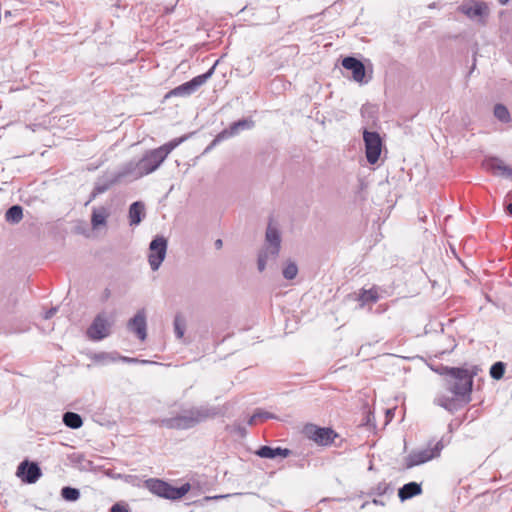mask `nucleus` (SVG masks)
<instances>
[{"instance_id": "obj_5", "label": "nucleus", "mask_w": 512, "mask_h": 512, "mask_svg": "<svg viewBox=\"0 0 512 512\" xmlns=\"http://www.w3.org/2000/svg\"><path fill=\"white\" fill-rule=\"evenodd\" d=\"M145 484L153 494L171 500L182 498L191 488L189 483H185L181 487H174L160 479H148Z\"/></svg>"}, {"instance_id": "obj_1", "label": "nucleus", "mask_w": 512, "mask_h": 512, "mask_svg": "<svg viewBox=\"0 0 512 512\" xmlns=\"http://www.w3.org/2000/svg\"><path fill=\"white\" fill-rule=\"evenodd\" d=\"M164 161L165 158L157 148L148 150L140 159H132L125 163L116 173L110 184L118 182L123 178L138 180L155 172Z\"/></svg>"}, {"instance_id": "obj_29", "label": "nucleus", "mask_w": 512, "mask_h": 512, "mask_svg": "<svg viewBox=\"0 0 512 512\" xmlns=\"http://www.w3.org/2000/svg\"><path fill=\"white\" fill-rule=\"evenodd\" d=\"M283 277L287 280H293L298 274V267L295 262L288 261L282 271Z\"/></svg>"}, {"instance_id": "obj_19", "label": "nucleus", "mask_w": 512, "mask_h": 512, "mask_svg": "<svg viewBox=\"0 0 512 512\" xmlns=\"http://www.w3.org/2000/svg\"><path fill=\"white\" fill-rule=\"evenodd\" d=\"M256 454L261 458H268V459H274L276 457H282L285 458L290 455V450L286 448H272L269 446H262L260 447Z\"/></svg>"}, {"instance_id": "obj_36", "label": "nucleus", "mask_w": 512, "mask_h": 512, "mask_svg": "<svg viewBox=\"0 0 512 512\" xmlns=\"http://www.w3.org/2000/svg\"><path fill=\"white\" fill-rule=\"evenodd\" d=\"M258 413H260V417L259 419H270V418H275V416L269 412H266V411H262V410H258Z\"/></svg>"}, {"instance_id": "obj_10", "label": "nucleus", "mask_w": 512, "mask_h": 512, "mask_svg": "<svg viewBox=\"0 0 512 512\" xmlns=\"http://www.w3.org/2000/svg\"><path fill=\"white\" fill-rule=\"evenodd\" d=\"M112 323L104 313L98 314L87 329V336L92 341H100L111 333Z\"/></svg>"}, {"instance_id": "obj_25", "label": "nucleus", "mask_w": 512, "mask_h": 512, "mask_svg": "<svg viewBox=\"0 0 512 512\" xmlns=\"http://www.w3.org/2000/svg\"><path fill=\"white\" fill-rule=\"evenodd\" d=\"M185 140H186V137H179V138L173 139V140L163 144L162 146L158 147L157 149L163 155V157L166 159L168 157V155Z\"/></svg>"}, {"instance_id": "obj_21", "label": "nucleus", "mask_w": 512, "mask_h": 512, "mask_svg": "<svg viewBox=\"0 0 512 512\" xmlns=\"http://www.w3.org/2000/svg\"><path fill=\"white\" fill-rule=\"evenodd\" d=\"M457 400H459V398H456L454 395L448 396L446 394H440L434 399V403L448 411H453L456 409Z\"/></svg>"}, {"instance_id": "obj_23", "label": "nucleus", "mask_w": 512, "mask_h": 512, "mask_svg": "<svg viewBox=\"0 0 512 512\" xmlns=\"http://www.w3.org/2000/svg\"><path fill=\"white\" fill-rule=\"evenodd\" d=\"M63 423L71 429H78L83 425V420L81 416L75 412H66L63 415Z\"/></svg>"}, {"instance_id": "obj_27", "label": "nucleus", "mask_w": 512, "mask_h": 512, "mask_svg": "<svg viewBox=\"0 0 512 512\" xmlns=\"http://www.w3.org/2000/svg\"><path fill=\"white\" fill-rule=\"evenodd\" d=\"M173 325L176 337L178 339H182L186 330L185 318L182 315L177 314L174 318Z\"/></svg>"}, {"instance_id": "obj_18", "label": "nucleus", "mask_w": 512, "mask_h": 512, "mask_svg": "<svg viewBox=\"0 0 512 512\" xmlns=\"http://www.w3.org/2000/svg\"><path fill=\"white\" fill-rule=\"evenodd\" d=\"M145 216V205L141 201L132 203L129 207V223L131 226H137Z\"/></svg>"}, {"instance_id": "obj_13", "label": "nucleus", "mask_w": 512, "mask_h": 512, "mask_svg": "<svg viewBox=\"0 0 512 512\" xmlns=\"http://www.w3.org/2000/svg\"><path fill=\"white\" fill-rule=\"evenodd\" d=\"M16 475L21 478L23 482L33 484L38 481L42 472L37 463L25 460L17 467Z\"/></svg>"}, {"instance_id": "obj_14", "label": "nucleus", "mask_w": 512, "mask_h": 512, "mask_svg": "<svg viewBox=\"0 0 512 512\" xmlns=\"http://www.w3.org/2000/svg\"><path fill=\"white\" fill-rule=\"evenodd\" d=\"M308 437L319 445L327 446L331 444L336 437L335 432L330 428H321L315 425H309L305 428Z\"/></svg>"}, {"instance_id": "obj_31", "label": "nucleus", "mask_w": 512, "mask_h": 512, "mask_svg": "<svg viewBox=\"0 0 512 512\" xmlns=\"http://www.w3.org/2000/svg\"><path fill=\"white\" fill-rule=\"evenodd\" d=\"M377 299H378V294L373 289L364 290L359 296V300L361 301L362 305H365L366 303H369V302H376Z\"/></svg>"}, {"instance_id": "obj_42", "label": "nucleus", "mask_w": 512, "mask_h": 512, "mask_svg": "<svg viewBox=\"0 0 512 512\" xmlns=\"http://www.w3.org/2000/svg\"><path fill=\"white\" fill-rule=\"evenodd\" d=\"M510 0H498L501 5H506Z\"/></svg>"}, {"instance_id": "obj_24", "label": "nucleus", "mask_w": 512, "mask_h": 512, "mask_svg": "<svg viewBox=\"0 0 512 512\" xmlns=\"http://www.w3.org/2000/svg\"><path fill=\"white\" fill-rule=\"evenodd\" d=\"M108 217V212L105 208L94 209L91 217V224L93 228L100 225H105Z\"/></svg>"}, {"instance_id": "obj_16", "label": "nucleus", "mask_w": 512, "mask_h": 512, "mask_svg": "<svg viewBox=\"0 0 512 512\" xmlns=\"http://www.w3.org/2000/svg\"><path fill=\"white\" fill-rule=\"evenodd\" d=\"M342 66L345 69L350 70L352 72V78L354 81H356L358 83H367L368 82V80H365V76H366L365 66L360 60H358L354 57H345L342 60Z\"/></svg>"}, {"instance_id": "obj_26", "label": "nucleus", "mask_w": 512, "mask_h": 512, "mask_svg": "<svg viewBox=\"0 0 512 512\" xmlns=\"http://www.w3.org/2000/svg\"><path fill=\"white\" fill-rule=\"evenodd\" d=\"M92 359L97 363L108 364L117 361L119 354L117 352H100L95 354Z\"/></svg>"}, {"instance_id": "obj_43", "label": "nucleus", "mask_w": 512, "mask_h": 512, "mask_svg": "<svg viewBox=\"0 0 512 512\" xmlns=\"http://www.w3.org/2000/svg\"><path fill=\"white\" fill-rule=\"evenodd\" d=\"M507 210L510 214H512V203H510L508 206H507Z\"/></svg>"}, {"instance_id": "obj_37", "label": "nucleus", "mask_w": 512, "mask_h": 512, "mask_svg": "<svg viewBox=\"0 0 512 512\" xmlns=\"http://www.w3.org/2000/svg\"><path fill=\"white\" fill-rule=\"evenodd\" d=\"M58 308L57 307H52L51 309H49L45 315H44V318L45 319H50L51 317H53L56 312H57Z\"/></svg>"}, {"instance_id": "obj_4", "label": "nucleus", "mask_w": 512, "mask_h": 512, "mask_svg": "<svg viewBox=\"0 0 512 512\" xmlns=\"http://www.w3.org/2000/svg\"><path fill=\"white\" fill-rule=\"evenodd\" d=\"M449 378L446 379V389L465 403L471 400L473 377L463 368H446Z\"/></svg>"}, {"instance_id": "obj_8", "label": "nucleus", "mask_w": 512, "mask_h": 512, "mask_svg": "<svg viewBox=\"0 0 512 512\" xmlns=\"http://www.w3.org/2000/svg\"><path fill=\"white\" fill-rule=\"evenodd\" d=\"M168 241L164 236H156L149 244L148 262L152 271H157L167 254Z\"/></svg>"}, {"instance_id": "obj_32", "label": "nucleus", "mask_w": 512, "mask_h": 512, "mask_svg": "<svg viewBox=\"0 0 512 512\" xmlns=\"http://www.w3.org/2000/svg\"><path fill=\"white\" fill-rule=\"evenodd\" d=\"M505 372V365L502 362L494 363L490 368V375L492 378L499 380L503 377Z\"/></svg>"}, {"instance_id": "obj_11", "label": "nucleus", "mask_w": 512, "mask_h": 512, "mask_svg": "<svg viewBox=\"0 0 512 512\" xmlns=\"http://www.w3.org/2000/svg\"><path fill=\"white\" fill-rule=\"evenodd\" d=\"M458 10L466 15L471 20L481 21L482 18L488 16L489 8L485 2L476 1V0H467L464 1L459 7Z\"/></svg>"}, {"instance_id": "obj_15", "label": "nucleus", "mask_w": 512, "mask_h": 512, "mask_svg": "<svg viewBox=\"0 0 512 512\" xmlns=\"http://www.w3.org/2000/svg\"><path fill=\"white\" fill-rule=\"evenodd\" d=\"M129 331L134 333L139 340L144 341L147 337V322L144 309L139 310L127 323Z\"/></svg>"}, {"instance_id": "obj_41", "label": "nucleus", "mask_w": 512, "mask_h": 512, "mask_svg": "<svg viewBox=\"0 0 512 512\" xmlns=\"http://www.w3.org/2000/svg\"><path fill=\"white\" fill-rule=\"evenodd\" d=\"M228 495H219V496H214V497H206L205 499L206 500H210V499H221V498H225L227 497Z\"/></svg>"}, {"instance_id": "obj_39", "label": "nucleus", "mask_w": 512, "mask_h": 512, "mask_svg": "<svg viewBox=\"0 0 512 512\" xmlns=\"http://www.w3.org/2000/svg\"><path fill=\"white\" fill-rule=\"evenodd\" d=\"M214 245H215L216 249H220V248H222V246H223V242H222V240H221V239H217V240L215 241Z\"/></svg>"}, {"instance_id": "obj_22", "label": "nucleus", "mask_w": 512, "mask_h": 512, "mask_svg": "<svg viewBox=\"0 0 512 512\" xmlns=\"http://www.w3.org/2000/svg\"><path fill=\"white\" fill-rule=\"evenodd\" d=\"M23 218V209L19 205H13L5 213V219L8 223L17 224Z\"/></svg>"}, {"instance_id": "obj_9", "label": "nucleus", "mask_w": 512, "mask_h": 512, "mask_svg": "<svg viewBox=\"0 0 512 512\" xmlns=\"http://www.w3.org/2000/svg\"><path fill=\"white\" fill-rule=\"evenodd\" d=\"M363 139L367 161L370 164H375L382 151V139L377 132H371L367 129L363 131Z\"/></svg>"}, {"instance_id": "obj_38", "label": "nucleus", "mask_w": 512, "mask_h": 512, "mask_svg": "<svg viewBox=\"0 0 512 512\" xmlns=\"http://www.w3.org/2000/svg\"><path fill=\"white\" fill-rule=\"evenodd\" d=\"M260 413H258V410L250 417L248 424L253 425L257 422V420L260 417Z\"/></svg>"}, {"instance_id": "obj_33", "label": "nucleus", "mask_w": 512, "mask_h": 512, "mask_svg": "<svg viewBox=\"0 0 512 512\" xmlns=\"http://www.w3.org/2000/svg\"><path fill=\"white\" fill-rule=\"evenodd\" d=\"M118 360H121L126 363H142V364L150 363L148 360H138L137 358H130V357L121 356V355H119Z\"/></svg>"}, {"instance_id": "obj_20", "label": "nucleus", "mask_w": 512, "mask_h": 512, "mask_svg": "<svg viewBox=\"0 0 512 512\" xmlns=\"http://www.w3.org/2000/svg\"><path fill=\"white\" fill-rule=\"evenodd\" d=\"M421 492L422 488L420 484L416 482H409L399 489L398 496L402 501H405L421 494Z\"/></svg>"}, {"instance_id": "obj_35", "label": "nucleus", "mask_w": 512, "mask_h": 512, "mask_svg": "<svg viewBox=\"0 0 512 512\" xmlns=\"http://www.w3.org/2000/svg\"><path fill=\"white\" fill-rule=\"evenodd\" d=\"M109 185L110 184H107V185H97L95 187V192L94 194H101V193H104L108 188H109Z\"/></svg>"}, {"instance_id": "obj_3", "label": "nucleus", "mask_w": 512, "mask_h": 512, "mask_svg": "<svg viewBox=\"0 0 512 512\" xmlns=\"http://www.w3.org/2000/svg\"><path fill=\"white\" fill-rule=\"evenodd\" d=\"M280 249L281 233L276 224L269 222L265 232L264 244L258 252L257 268L259 272H263L268 264L276 262Z\"/></svg>"}, {"instance_id": "obj_7", "label": "nucleus", "mask_w": 512, "mask_h": 512, "mask_svg": "<svg viewBox=\"0 0 512 512\" xmlns=\"http://www.w3.org/2000/svg\"><path fill=\"white\" fill-rule=\"evenodd\" d=\"M215 65L212 66L206 73L194 77L192 80L185 82L178 87L169 91L165 98L172 96L187 97L197 91L206 81L211 78L214 73Z\"/></svg>"}, {"instance_id": "obj_28", "label": "nucleus", "mask_w": 512, "mask_h": 512, "mask_svg": "<svg viewBox=\"0 0 512 512\" xmlns=\"http://www.w3.org/2000/svg\"><path fill=\"white\" fill-rule=\"evenodd\" d=\"M494 116L503 123L510 122V113L502 104H496L494 107Z\"/></svg>"}, {"instance_id": "obj_17", "label": "nucleus", "mask_w": 512, "mask_h": 512, "mask_svg": "<svg viewBox=\"0 0 512 512\" xmlns=\"http://www.w3.org/2000/svg\"><path fill=\"white\" fill-rule=\"evenodd\" d=\"M485 168L494 175L501 176L506 179H512V168L505 164L499 158H490L485 161Z\"/></svg>"}, {"instance_id": "obj_34", "label": "nucleus", "mask_w": 512, "mask_h": 512, "mask_svg": "<svg viewBox=\"0 0 512 512\" xmlns=\"http://www.w3.org/2000/svg\"><path fill=\"white\" fill-rule=\"evenodd\" d=\"M111 512H129V511L125 506H122L120 504H115L112 506Z\"/></svg>"}, {"instance_id": "obj_6", "label": "nucleus", "mask_w": 512, "mask_h": 512, "mask_svg": "<svg viewBox=\"0 0 512 512\" xmlns=\"http://www.w3.org/2000/svg\"><path fill=\"white\" fill-rule=\"evenodd\" d=\"M443 448H444V445L442 443V440H440L434 445V447H427V448L412 451L405 458L406 468L409 469L414 466L421 465L423 463H426L427 461L432 460L433 458L438 457Z\"/></svg>"}, {"instance_id": "obj_40", "label": "nucleus", "mask_w": 512, "mask_h": 512, "mask_svg": "<svg viewBox=\"0 0 512 512\" xmlns=\"http://www.w3.org/2000/svg\"><path fill=\"white\" fill-rule=\"evenodd\" d=\"M446 368H448L447 366L445 367H441V369L438 371L441 375H448L449 376V372L446 371Z\"/></svg>"}, {"instance_id": "obj_30", "label": "nucleus", "mask_w": 512, "mask_h": 512, "mask_svg": "<svg viewBox=\"0 0 512 512\" xmlns=\"http://www.w3.org/2000/svg\"><path fill=\"white\" fill-rule=\"evenodd\" d=\"M61 496H62L66 501L74 502V501H77V500L80 498V492H79V490H78V489H76V488L66 486V487H63V488H62V490H61Z\"/></svg>"}, {"instance_id": "obj_2", "label": "nucleus", "mask_w": 512, "mask_h": 512, "mask_svg": "<svg viewBox=\"0 0 512 512\" xmlns=\"http://www.w3.org/2000/svg\"><path fill=\"white\" fill-rule=\"evenodd\" d=\"M217 414L218 411L215 407H191L183 410L175 417L162 419L160 425L170 429H190L210 418H214Z\"/></svg>"}, {"instance_id": "obj_12", "label": "nucleus", "mask_w": 512, "mask_h": 512, "mask_svg": "<svg viewBox=\"0 0 512 512\" xmlns=\"http://www.w3.org/2000/svg\"><path fill=\"white\" fill-rule=\"evenodd\" d=\"M254 127V121L251 119H241L239 121L233 122L229 128L224 129L221 131L211 142L210 146L207 148L210 149L211 147L215 146L219 142L229 139L233 136L238 135L241 131L249 130Z\"/></svg>"}]
</instances>
